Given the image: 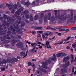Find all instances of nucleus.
<instances>
[{"label": "nucleus", "instance_id": "f257e3e1", "mask_svg": "<svg viewBox=\"0 0 76 76\" xmlns=\"http://www.w3.org/2000/svg\"><path fill=\"white\" fill-rule=\"evenodd\" d=\"M69 57L68 56H66L63 59V61L64 62H65V65L66 66H69L70 65V62L69 61H67V60H69Z\"/></svg>", "mask_w": 76, "mask_h": 76}, {"label": "nucleus", "instance_id": "f03ea898", "mask_svg": "<svg viewBox=\"0 0 76 76\" xmlns=\"http://www.w3.org/2000/svg\"><path fill=\"white\" fill-rule=\"evenodd\" d=\"M66 55L65 53H58L57 54V56L58 57H60L61 56V57H63V56H66Z\"/></svg>", "mask_w": 76, "mask_h": 76}, {"label": "nucleus", "instance_id": "7ed1b4c3", "mask_svg": "<svg viewBox=\"0 0 76 76\" xmlns=\"http://www.w3.org/2000/svg\"><path fill=\"white\" fill-rule=\"evenodd\" d=\"M23 10V7H22L20 9V10L18 9V10L16 12V14L18 15H19L20 14L21 12H22Z\"/></svg>", "mask_w": 76, "mask_h": 76}, {"label": "nucleus", "instance_id": "20e7f679", "mask_svg": "<svg viewBox=\"0 0 76 76\" xmlns=\"http://www.w3.org/2000/svg\"><path fill=\"white\" fill-rule=\"evenodd\" d=\"M20 7V4L19 3H18L17 5L16 4H15L14 9H18L19 7Z\"/></svg>", "mask_w": 76, "mask_h": 76}, {"label": "nucleus", "instance_id": "39448f33", "mask_svg": "<svg viewBox=\"0 0 76 76\" xmlns=\"http://www.w3.org/2000/svg\"><path fill=\"white\" fill-rule=\"evenodd\" d=\"M53 57L52 58H49V60H51L54 61L56 60V54H53Z\"/></svg>", "mask_w": 76, "mask_h": 76}, {"label": "nucleus", "instance_id": "423d86ee", "mask_svg": "<svg viewBox=\"0 0 76 76\" xmlns=\"http://www.w3.org/2000/svg\"><path fill=\"white\" fill-rule=\"evenodd\" d=\"M6 6L7 7H8L9 10H12V9H13L12 6L11 4H6Z\"/></svg>", "mask_w": 76, "mask_h": 76}, {"label": "nucleus", "instance_id": "0eeeda50", "mask_svg": "<svg viewBox=\"0 0 76 76\" xmlns=\"http://www.w3.org/2000/svg\"><path fill=\"white\" fill-rule=\"evenodd\" d=\"M73 15H71V18H68V22H71V21L72 20H73Z\"/></svg>", "mask_w": 76, "mask_h": 76}, {"label": "nucleus", "instance_id": "6e6552de", "mask_svg": "<svg viewBox=\"0 0 76 76\" xmlns=\"http://www.w3.org/2000/svg\"><path fill=\"white\" fill-rule=\"evenodd\" d=\"M7 60H6L5 59H3L2 61V62L1 61L0 62V64H3L4 63H5V64H6V63H7Z\"/></svg>", "mask_w": 76, "mask_h": 76}, {"label": "nucleus", "instance_id": "1a4fd4ad", "mask_svg": "<svg viewBox=\"0 0 76 76\" xmlns=\"http://www.w3.org/2000/svg\"><path fill=\"white\" fill-rule=\"evenodd\" d=\"M23 43L21 42L18 43L16 45L17 47H19V46H20L21 45H23Z\"/></svg>", "mask_w": 76, "mask_h": 76}, {"label": "nucleus", "instance_id": "9d476101", "mask_svg": "<svg viewBox=\"0 0 76 76\" xmlns=\"http://www.w3.org/2000/svg\"><path fill=\"white\" fill-rule=\"evenodd\" d=\"M66 18H67L66 16L64 17H60V19L61 20H66Z\"/></svg>", "mask_w": 76, "mask_h": 76}, {"label": "nucleus", "instance_id": "9b49d317", "mask_svg": "<svg viewBox=\"0 0 76 76\" xmlns=\"http://www.w3.org/2000/svg\"><path fill=\"white\" fill-rule=\"evenodd\" d=\"M25 54V52H22L20 53V56H24Z\"/></svg>", "mask_w": 76, "mask_h": 76}, {"label": "nucleus", "instance_id": "f8f14e48", "mask_svg": "<svg viewBox=\"0 0 76 76\" xmlns=\"http://www.w3.org/2000/svg\"><path fill=\"white\" fill-rule=\"evenodd\" d=\"M36 29H37L38 30H39V29H41L42 30L43 29V27H36Z\"/></svg>", "mask_w": 76, "mask_h": 76}, {"label": "nucleus", "instance_id": "ddd939ff", "mask_svg": "<svg viewBox=\"0 0 76 76\" xmlns=\"http://www.w3.org/2000/svg\"><path fill=\"white\" fill-rule=\"evenodd\" d=\"M31 45L33 47H37V43H32L31 44Z\"/></svg>", "mask_w": 76, "mask_h": 76}, {"label": "nucleus", "instance_id": "4468645a", "mask_svg": "<svg viewBox=\"0 0 76 76\" xmlns=\"http://www.w3.org/2000/svg\"><path fill=\"white\" fill-rule=\"evenodd\" d=\"M51 17V14L50 13H49L48 14V20H50V17Z\"/></svg>", "mask_w": 76, "mask_h": 76}, {"label": "nucleus", "instance_id": "2eb2a0df", "mask_svg": "<svg viewBox=\"0 0 76 76\" xmlns=\"http://www.w3.org/2000/svg\"><path fill=\"white\" fill-rule=\"evenodd\" d=\"M38 19V15H36L34 17V19L35 20H37Z\"/></svg>", "mask_w": 76, "mask_h": 76}, {"label": "nucleus", "instance_id": "dca6fc26", "mask_svg": "<svg viewBox=\"0 0 76 76\" xmlns=\"http://www.w3.org/2000/svg\"><path fill=\"white\" fill-rule=\"evenodd\" d=\"M72 46L74 48H76V44L75 43H74L72 44Z\"/></svg>", "mask_w": 76, "mask_h": 76}, {"label": "nucleus", "instance_id": "f3484780", "mask_svg": "<svg viewBox=\"0 0 76 76\" xmlns=\"http://www.w3.org/2000/svg\"><path fill=\"white\" fill-rule=\"evenodd\" d=\"M50 61H47L45 63V65H47L48 64V63H50Z\"/></svg>", "mask_w": 76, "mask_h": 76}, {"label": "nucleus", "instance_id": "a211bd4d", "mask_svg": "<svg viewBox=\"0 0 76 76\" xmlns=\"http://www.w3.org/2000/svg\"><path fill=\"white\" fill-rule=\"evenodd\" d=\"M25 4L27 7H28V6L29 5V3L28 2H26L25 3Z\"/></svg>", "mask_w": 76, "mask_h": 76}, {"label": "nucleus", "instance_id": "6ab92c4d", "mask_svg": "<svg viewBox=\"0 0 76 76\" xmlns=\"http://www.w3.org/2000/svg\"><path fill=\"white\" fill-rule=\"evenodd\" d=\"M42 67L43 68H44L45 69H47V68H48V67H47V66H45L44 65H42Z\"/></svg>", "mask_w": 76, "mask_h": 76}, {"label": "nucleus", "instance_id": "aec40b11", "mask_svg": "<svg viewBox=\"0 0 76 76\" xmlns=\"http://www.w3.org/2000/svg\"><path fill=\"white\" fill-rule=\"evenodd\" d=\"M13 9H14V10L13 9L12 10V11L11 12L12 13H15V10H16V9H15V7H14V8H13Z\"/></svg>", "mask_w": 76, "mask_h": 76}, {"label": "nucleus", "instance_id": "412c9836", "mask_svg": "<svg viewBox=\"0 0 76 76\" xmlns=\"http://www.w3.org/2000/svg\"><path fill=\"white\" fill-rule=\"evenodd\" d=\"M44 17V14L42 13L41 14L40 16V18H42Z\"/></svg>", "mask_w": 76, "mask_h": 76}, {"label": "nucleus", "instance_id": "4be33fe9", "mask_svg": "<svg viewBox=\"0 0 76 76\" xmlns=\"http://www.w3.org/2000/svg\"><path fill=\"white\" fill-rule=\"evenodd\" d=\"M54 16H52L51 18V20H52V21H54Z\"/></svg>", "mask_w": 76, "mask_h": 76}, {"label": "nucleus", "instance_id": "5701e85b", "mask_svg": "<svg viewBox=\"0 0 76 76\" xmlns=\"http://www.w3.org/2000/svg\"><path fill=\"white\" fill-rule=\"evenodd\" d=\"M42 37L43 38H45V34H44V33H43L42 34Z\"/></svg>", "mask_w": 76, "mask_h": 76}, {"label": "nucleus", "instance_id": "b1692460", "mask_svg": "<svg viewBox=\"0 0 76 76\" xmlns=\"http://www.w3.org/2000/svg\"><path fill=\"white\" fill-rule=\"evenodd\" d=\"M13 60L14 61H18V60L16 59V58H13Z\"/></svg>", "mask_w": 76, "mask_h": 76}, {"label": "nucleus", "instance_id": "393cba45", "mask_svg": "<svg viewBox=\"0 0 76 76\" xmlns=\"http://www.w3.org/2000/svg\"><path fill=\"white\" fill-rule=\"evenodd\" d=\"M29 13V11L28 10H26L24 12V14H27Z\"/></svg>", "mask_w": 76, "mask_h": 76}, {"label": "nucleus", "instance_id": "a878e982", "mask_svg": "<svg viewBox=\"0 0 76 76\" xmlns=\"http://www.w3.org/2000/svg\"><path fill=\"white\" fill-rule=\"evenodd\" d=\"M25 17L26 18H27V19H28L29 18V15H28V14H27V15H26Z\"/></svg>", "mask_w": 76, "mask_h": 76}, {"label": "nucleus", "instance_id": "bb28decb", "mask_svg": "<svg viewBox=\"0 0 76 76\" xmlns=\"http://www.w3.org/2000/svg\"><path fill=\"white\" fill-rule=\"evenodd\" d=\"M59 31H65V29H62L61 28H60L59 29Z\"/></svg>", "mask_w": 76, "mask_h": 76}, {"label": "nucleus", "instance_id": "cd10ccee", "mask_svg": "<svg viewBox=\"0 0 76 76\" xmlns=\"http://www.w3.org/2000/svg\"><path fill=\"white\" fill-rule=\"evenodd\" d=\"M37 32H38V33H39V34H42L43 33V31H37Z\"/></svg>", "mask_w": 76, "mask_h": 76}, {"label": "nucleus", "instance_id": "c85d7f7f", "mask_svg": "<svg viewBox=\"0 0 76 76\" xmlns=\"http://www.w3.org/2000/svg\"><path fill=\"white\" fill-rule=\"evenodd\" d=\"M33 19H34V18H33V17H32V16H31V17L30 18V21H32V20H33Z\"/></svg>", "mask_w": 76, "mask_h": 76}, {"label": "nucleus", "instance_id": "c756f323", "mask_svg": "<svg viewBox=\"0 0 76 76\" xmlns=\"http://www.w3.org/2000/svg\"><path fill=\"white\" fill-rule=\"evenodd\" d=\"M31 66H33V67H35V64H34V63H31Z\"/></svg>", "mask_w": 76, "mask_h": 76}, {"label": "nucleus", "instance_id": "7c9ffc66", "mask_svg": "<svg viewBox=\"0 0 76 76\" xmlns=\"http://www.w3.org/2000/svg\"><path fill=\"white\" fill-rule=\"evenodd\" d=\"M72 30H76V27H72L71 28Z\"/></svg>", "mask_w": 76, "mask_h": 76}, {"label": "nucleus", "instance_id": "2f4dec72", "mask_svg": "<svg viewBox=\"0 0 76 76\" xmlns=\"http://www.w3.org/2000/svg\"><path fill=\"white\" fill-rule=\"evenodd\" d=\"M46 34H47L48 35H51V33H50L49 31H47Z\"/></svg>", "mask_w": 76, "mask_h": 76}, {"label": "nucleus", "instance_id": "473e14b6", "mask_svg": "<svg viewBox=\"0 0 76 76\" xmlns=\"http://www.w3.org/2000/svg\"><path fill=\"white\" fill-rule=\"evenodd\" d=\"M50 29L53 30V31H56V29L55 28H53L51 27L50 28Z\"/></svg>", "mask_w": 76, "mask_h": 76}, {"label": "nucleus", "instance_id": "72a5a7b5", "mask_svg": "<svg viewBox=\"0 0 76 76\" xmlns=\"http://www.w3.org/2000/svg\"><path fill=\"white\" fill-rule=\"evenodd\" d=\"M50 29L53 30V31H56V29L55 28H53L51 27L50 28Z\"/></svg>", "mask_w": 76, "mask_h": 76}, {"label": "nucleus", "instance_id": "f704fd0d", "mask_svg": "<svg viewBox=\"0 0 76 76\" xmlns=\"http://www.w3.org/2000/svg\"><path fill=\"white\" fill-rule=\"evenodd\" d=\"M28 53V51H27L26 53V54L24 56V57H23V58H25V57H26V56H27V55H28V54H27Z\"/></svg>", "mask_w": 76, "mask_h": 76}, {"label": "nucleus", "instance_id": "c9c22d12", "mask_svg": "<svg viewBox=\"0 0 76 76\" xmlns=\"http://www.w3.org/2000/svg\"><path fill=\"white\" fill-rule=\"evenodd\" d=\"M42 71H43V72H45V73H46V72H47V71H46V70L44 69H42Z\"/></svg>", "mask_w": 76, "mask_h": 76}, {"label": "nucleus", "instance_id": "e433bc0d", "mask_svg": "<svg viewBox=\"0 0 76 76\" xmlns=\"http://www.w3.org/2000/svg\"><path fill=\"white\" fill-rule=\"evenodd\" d=\"M5 70H6V68H2L1 69V71H4Z\"/></svg>", "mask_w": 76, "mask_h": 76}, {"label": "nucleus", "instance_id": "4c0bfd02", "mask_svg": "<svg viewBox=\"0 0 76 76\" xmlns=\"http://www.w3.org/2000/svg\"><path fill=\"white\" fill-rule=\"evenodd\" d=\"M47 47L48 48H51V46L50 45H47Z\"/></svg>", "mask_w": 76, "mask_h": 76}, {"label": "nucleus", "instance_id": "58836bf2", "mask_svg": "<svg viewBox=\"0 0 76 76\" xmlns=\"http://www.w3.org/2000/svg\"><path fill=\"white\" fill-rule=\"evenodd\" d=\"M49 42L48 41L46 42V45H47V46L48 45H49Z\"/></svg>", "mask_w": 76, "mask_h": 76}, {"label": "nucleus", "instance_id": "ea45409f", "mask_svg": "<svg viewBox=\"0 0 76 76\" xmlns=\"http://www.w3.org/2000/svg\"><path fill=\"white\" fill-rule=\"evenodd\" d=\"M32 33L33 34L35 35V34H36V31H33L32 32Z\"/></svg>", "mask_w": 76, "mask_h": 76}, {"label": "nucleus", "instance_id": "a19ab883", "mask_svg": "<svg viewBox=\"0 0 76 76\" xmlns=\"http://www.w3.org/2000/svg\"><path fill=\"white\" fill-rule=\"evenodd\" d=\"M31 65V63L30 62H29L28 64V66H30Z\"/></svg>", "mask_w": 76, "mask_h": 76}, {"label": "nucleus", "instance_id": "79ce46f5", "mask_svg": "<svg viewBox=\"0 0 76 76\" xmlns=\"http://www.w3.org/2000/svg\"><path fill=\"white\" fill-rule=\"evenodd\" d=\"M44 20L45 22H46V21H47V18H46V17H45V18Z\"/></svg>", "mask_w": 76, "mask_h": 76}, {"label": "nucleus", "instance_id": "37998d69", "mask_svg": "<svg viewBox=\"0 0 76 76\" xmlns=\"http://www.w3.org/2000/svg\"><path fill=\"white\" fill-rule=\"evenodd\" d=\"M44 34H45L46 36V37H48V34H47L44 33Z\"/></svg>", "mask_w": 76, "mask_h": 76}, {"label": "nucleus", "instance_id": "c03bdc74", "mask_svg": "<svg viewBox=\"0 0 76 76\" xmlns=\"http://www.w3.org/2000/svg\"><path fill=\"white\" fill-rule=\"evenodd\" d=\"M70 38H71V37H68L67 39L68 40H69V39H70Z\"/></svg>", "mask_w": 76, "mask_h": 76}, {"label": "nucleus", "instance_id": "a18cd8bd", "mask_svg": "<svg viewBox=\"0 0 76 76\" xmlns=\"http://www.w3.org/2000/svg\"><path fill=\"white\" fill-rule=\"evenodd\" d=\"M74 19L75 20H76V14H75V15Z\"/></svg>", "mask_w": 76, "mask_h": 76}, {"label": "nucleus", "instance_id": "49530a36", "mask_svg": "<svg viewBox=\"0 0 76 76\" xmlns=\"http://www.w3.org/2000/svg\"><path fill=\"white\" fill-rule=\"evenodd\" d=\"M69 29H67L65 31V32H68V31H69Z\"/></svg>", "mask_w": 76, "mask_h": 76}, {"label": "nucleus", "instance_id": "de8ad7c7", "mask_svg": "<svg viewBox=\"0 0 76 76\" xmlns=\"http://www.w3.org/2000/svg\"><path fill=\"white\" fill-rule=\"evenodd\" d=\"M71 57L73 59L74 58V57L73 56V55H71Z\"/></svg>", "mask_w": 76, "mask_h": 76}, {"label": "nucleus", "instance_id": "09e8293b", "mask_svg": "<svg viewBox=\"0 0 76 76\" xmlns=\"http://www.w3.org/2000/svg\"><path fill=\"white\" fill-rule=\"evenodd\" d=\"M35 47H34L32 49V51H34L35 50Z\"/></svg>", "mask_w": 76, "mask_h": 76}, {"label": "nucleus", "instance_id": "8fccbe9b", "mask_svg": "<svg viewBox=\"0 0 76 76\" xmlns=\"http://www.w3.org/2000/svg\"><path fill=\"white\" fill-rule=\"evenodd\" d=\"M58 35L59 36H61V33H59L58 34Z\"/></svg>", "mask_w": 76, "mask_h": 76}, {"label": "nucleus", "instance_id": "3c124183", "mask_svg": "<svg viewBox=\"0 0 76 76\" xmlns=\"http://www.w3.org/2000/svg\"><path fill=\"white\" fill-rule=\"evenodd\" d=\"M39 48H40V49H42V46H40L39 47Z\"/></svg>", "mask_w": 76, "mask_h": 76}, {"label": "nucleus", "instance_id": "603ef678", "mask_svg": "<svg viewBox=\"0 0 76 76\" xmlns=\"http://www.w3.org/2000/svg\"><path fill=\"white\" fill-rule=\"evenodd\" d=\"M50 26H48L47 28H46V29H50Z\"/></svg>", "mask_w": 76, "mask_h": 76}, {"label": "nucleus", "instance_id": "864d4df0", "mask_svg": "<svg viewBox=\"0 0 76 76\" xmlns=\"http://www.w3.org/2000/svg\"><path fill=\"white\" fill-rule=\"evenodd\" d=\"M64 41H65V42H66V41H68V40L67 39H65L64 40Z\"/></svg>", "mask_w": 76, "mask_h": 76}, {"label": "nucleus", "instance_id": "5fc2aeb1", "mask_svg": "<svg viewBox=\"0 0 76 76\" xmlns=\"http://www.w3.org/2000/svg\"><path fill=\"white\" fill-rule=\"evenodd\" d=\"M37 44H42L40 42H37Z\"/></svg>", "mask_w": 76, "mask_h": 76}, {"label": "nucleus", "instance_id": "6e6d98bb", "mask_svg": "<svg viewBox=\"0 0 76 76\" xmlns=\"http://www.w3.org/2000/svg\"><path fill=\"white\" fill-rule=\"evenodd\" d=\"M66 48L67 49H68V50H69V49H70V47L69 46H67L66 47Z\"/></svg>", "mask_w": 76, "mask_h": 76}, {"label": "nucleus", "instance_id": "4d7b16f0", "mask_svg": "<svg viewBox=\"0 0 76 76\" xmlns=\"http://www.w3.org/2000/svg\"><path fill=\"white\" fill-rule=\"evenodd\" d=\"M32 61H37V60L36 59H33L32 60Z\"/></svg>", "mask_w": 76, "mask_h": 76}, {"label": "nucleus", "instance_id": "13d9d810", "mask_svg": "<svg viewBox=\"0 0 76 76\" xmlns=\"http://www.w3.org/2000/svg\"><path fill=\"white\" fill-rule=\"evenodd\" d=\"M4 17H6V18H7V15H5V14L4 15Z\"/></svg>", "mask_w": 76, "mask_h": 76}, {"label": "nucleus", "instance_id": "bf43d9fd", "mask_svg": "<svg viewBox=\"0 0 76 76\" xmlns=\"http://www.w3.org/2000/svg\"><path fill=\"white\" fill-rule=\"evenodd\" d=\"M3 6V5L1 4V5H0V8H1V7H2Z\"/></svg>", "mask_w": 76, "mask_h": 76}, {"label": "nucleus", "instance_id": "052dcab7", "mask_svg": "<svg viewBox=\"0 0 76 76\" xmlns=\"http://www.w3.org/2000/svg\"><path fill=\"white\" fill-rule=\"evenodd\" d=\"M27 42V43H28V44H31V43L29 42Z\"/></svg>", "mask_w": 76, "mask_h": 76}, {"label": "nucleus", "instance_id": "680f3d73", "mask_svg": "<svg viewBox=\"0 0 76 76\" xmlns=\"http://www.w3.org/2000/svg\"><path fill=\"white\" fill-rule=\"evenodd\" d=\"M64 27H63V26H61L60 27V29H64Z\"/></svg>", "mask_w": 76, "mask_h": 76}, {"label": "nucleus", "instance_id": "e2e57ef3", "mask_svg": "<svg viewBox=\"0 0 76 76\" xmlns=\"http://www.w3.org/2000/svg\"><path fill=\"white\" fill-rule=\"evenodd\" d=\"M74 68H72V72H74Z\"/></svg>", "mask_w": 76, "mask_h": 76}, {"label": "nucleus", "instance_id": "0e129e2a", "mask_svg": "<svg viewBox=\"0 0 76 76\" xmlns=\"http://www.w3.org/2000/svg\"><path fill=\"white\" fill-rule=\"evenodd\" d=\"M41 35H40V34H38V37H41Z\"/></svg>", "mask_w": 76, "mask_h": 76}, {"label": "nucleus", "instance_id": "69168bd1", "mask_svg": "<svg viewBox=\"0 0 76 76\" xmlns=\"http://www.w3.org/2000/svg\"><path fill=\"white\" fill-rule=\"evenodd\" d=\"M37 50H35L33 52V53H37Z\"/></svg>", "mask_w": 76, "mask_h": 76}, {"label": "nucleus", "instance_id": "338daca9", "mask_svg": "<svg viewBox=\"0 0 76 76\" xmlns=\"http://www.w3.org/2000/svg\"><path fill=\"white\" fill-rule=\"evenodd\" d=\"M76 57H75V60L74 61V62H76Z\"/></svg>", "mask_w": 76, "mask_h": 76}, {"label": "nucleus", "instance_id": "774afa93", "mask_svg": "<svg viewBox=\"0 0 76 76\" xmlns=\"http://www.w3.org/2000/svg\"><path fill=\"white\" fill-rule=\"evenodd\" d=\"M74 75H76V71H75L74 72Z\"/></svg>", "mask_w": 76, "mask_h": 76}]
</instances>
